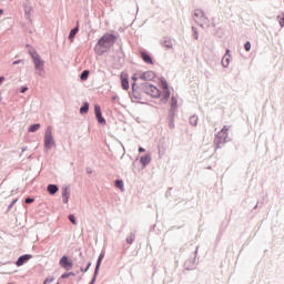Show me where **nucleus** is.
<instances>
[{"mask_svg":"<svg viewBox=\"0 0 284 284\" xmlns=\"http://www.w3.org/2000/svg\"><path fill=\"white\" fill-rule=\"evenodd\" d=\"M33 63H34V68L37 70V74L39 77H45V69L44 65L45 63L43 62V60H41V55H39V53L33 52L31 53Z\"/></svg>","mask_w":284,"mask_h":284,"instance_id":"nucleus-1","label":"nucleus"},{"mask_svg":"<svg viewBox=\"0 0 284 284\" xmlns=\"http://www.w3.org/2000/svg\"><path fill=\"white\" fill-rule=\"evenodd\" d=\"M114 43H116V36L112 34V33H106L104 34L99 41H98V45L100 48H112V45H114Z\"/></svg>","mask_w":284,"mask_h":284,"instance_id":"nucleus-2","label":"nucleus"},{"mask_svg":"<svg viewBox=\"0 0 284 284\" xmlns=\"http://www.w3.org/2000/svg\"><path fill=\"white\" fill-rule=\"evenodd\" d=\"M227 132H230V126L224 125L223 129L216 134L214 140L216 148H221L223 143L227 142Z\"/></svg>","mask_w":284,"mask_h":284,"instance_id":"nucleus-3","label":"nucleus"},{"mask_svg":"<svg viewBox=\"0 0 284 284\" xmlns=\"http://www.w3.org/2000/svg\"><path fill=\"white\" fill-rule=\"evenodd\" d=\"M54 138L52 136V126H48L45 134H44V146L47 150H51V148H54Z\"/></svg>","mask_w":284,"mask_h":284,"instance_id":"nucleus-4","label":"nucleus"},{"mask_svg":"<svg viewBox=\"0 0 284 284\" xmlns=\"http://www.w3.org/2000/svg\"><path fill=\"white\" fill-rule=\"evenodd\" d=\"M144 92L145 94H149V97H152L153 99H159V97H161V91L152 84H145Z\"/></svg>","mask_w":284,"mask_h":284,"instance_id":"nucleus-5","label":"nucleus"},{"mask_svg":"<svg viewBox=\"0 0 284 284\" xmlns=\"http://www.w3.org/2000/svg\"><path fill=\"white\" fill-rule=\"evenodd\" d=\"M129 78H130V75H128L126 72H122L120 75L121 85H122L123 90H130V81L128 80Z\"/></svg>","mask_w":284,"mask_h":284,"instance_id":"nucleus-6","label":"nucleus"},{"mask_svg":"<svg viewBox=\"0 0 284 284\" xmlns=\"http://www.w3.org/2000/svg\"><path fill=\"white\" fill-rule=\"evenodd\" d=\"M60 265L64 270H72V260L68 258V256H62L60 260Z\"/></svg>","mask_w":284,"mask_h":284,"instance_id":"nucleus-7","label":"nucleus"},{"mask_svg":"<svg viewBox=\"0 0 284 284\" xmlns=\"http://www.w3.org/2000/svg\"><path fill=\"white\" fill-rule=\"evenodd\" d=\"M94 112L99 123L105 124V119H103V115L101 114V106L99 104L94 105Z\"/></svg>","mask_w":284,"mask_h":284,"instance_id":"nucleus-8","label":"nucleus"},{"mask_svg":"<svg viewBox=\"0 0 284 284\" xmlns=\"http://www.w3.org/2000/svg\"><path fill=\"white\" fill-rule=\"evenodd\" d=\"M30 258H32V255H30V254L22 255L18 258L16 265L18 267H21V265H23L24 263H28V261H30Z\"/></svg>","mask_w":284,"mask_h":284,"instance_id":"nucleus-9","label":"nucleus"},{"mask_svg":"<svg viewBox=\"0 0 284 284\" xmlns=\"http://www.w3.org/2000/svg\"><path fill=\"white\" fill-rule=\"evenodd\" d=\"M139 79L142 81H152V79H154V73L152 71H145L139 75Z\"/></svg>","mask_w":284,"mask_h":284,"instance_id":"nucleus-10","label":"nucleus"},{"mask_svg":"<svg viewBox=\"0 0 284 284\" xmlns=\"http://www.w3.org/2000/svg\"><path fill=\"white\" fill-rule=\"evenodd\" d=\"M141 57L144 63H149L150 65H152L153 62H152V57H150V54L142 52Z\"/></svg>","mask_w":284,"mask_h":284,"instance_id":"nucleus-11","label":"nucleus"},{"mask_svg":"<svg viewBox=\"0 0 284 284\" xmlns=\"http://www.w3.org/2000/svg\"><path fill=\"white\" fill-rule=\"evenodd\" d=\"M162 88L164 89L165 99H170V89L166 81H162Z\"/></svg>","mask_w":284,"mask_h":284,"instance_id":"nucleus-12","label":"nucleus"},{"mask_svg":"<svg viewBox=\"0 0 284 284\" xmlns=\"http://www.w3.org/2000/svg\"><path fill=\"white\" fill-rule=\"evenodd\" d=\"M48 192H49V194H57V192H59V187H57V185H54V184H50L48 186Z\"/></svg>","mask_w":284,"mask_h":284,"instance_id":"nucleus-13","label":"nucleus"},{"mask_svg":"<svg viewBox=\"0 0 284 284\" xmlns=\"http://www.w3.org/2000/svg\"><path fill=\"white\" fill-rule=\"evenodd\" d=\"M150 161H152V159L150 158V155H143L140 159V163H142V165H148V163H150Z\"/></svg>","mask_w":284,"mask_h":284,"instance_id":"nucleus-14","label":"nucleus"},{"mask_svg":"<svg viewBox=\"0 0 284 284\" xmlns=\"http://www.w3.org/2000/svg\"><path fill=\"white\" fill-rule=\"evenodd\" d=\"M222 65L223 68H227V65H230V55L227 53L222 59Z\"/></svg>","mask_w":284,"mask_h":284,"instance_id":"nucleus-15","label":"nucleus"},{"mask_svg":"<svg viewBox=\"0 0 284 284\" xmlns=\"http://www.w3.org/2000/svg\"><path fill=\"white\" fill-rule=\"evenodd\" d=\"M90 110V104L88 102L80 109V114H85Z\"/></svg>","mask_w":284,"mask_h":284,"instance_id":"nucleus-16","label":"nucleus"},{"mask_svg":"<svg viewBox=\"0 0 284 284\" xmlns=\"http://www.w3.org/2000/svg\"><path fill=\"white\" fill-rule=\"evenodd\" d=\"M77 32H79V27H75L74 29H72L70 31V34H69L70 41H72V39H74V37L77 36Z\"/></svg>","mask_w":284,"mask_h":284,"instance_id":"nucleus-17","label":"nucleus"},{"mask_svg":"<svg viewBox=\"0 0 284 284\" xmlns=\"http://www.w3.org/2000/svg\"><path fill=\"white\" fill-rule=\"evenodd\" d=\"M62 196H63V203H68L69 199H70V192H68V189H65L62 192Z\"/></svg>","mask_w":284,"mask_h":284,"instance_id":"nucleus-18","label":"nucleus"},{"mask_svg":"<svg viewBox=\"0 0 284 284\" xmlns=\"http://www.w3.org/2000/svg\"><path fill=\"white\" fill-rule=\"evenodd\" d=\"M163 45H164V48H166V50H171L172 40H170V39L164 40Z\"/></svg>","mask_w":284,"mask_h":284,"instance_id":"nucleus-19","label":"nucleus"},{"mask_svg":"<svg viewBox=\"0 0 284 284\" xmlns=\"http://www.w3.org/2000/svg\"><path fill=\"white\" fill-rule=\"evenodd\" d=\"M89 74H90V71L85 70V71H83V72L81 73L80 79H81L82 81H85V79H88Z\"/></svg>","mask_w":284,"mask_h":284,"instance_id":"nucleus-20","label":"nucleus"},{"mask_svg":"<svg viewBox=\"0 0 284 284\" xmlns=\"http://www.w3.org/2000/svg\"><path fill=\"white\" fill-rule=\"evenodd\" d=\"M191 125H196L199 123V118L196 115H193L190 118Z\"/></svg>","mask_w":284,"mask_h":284,"instance_id":"nucleus-21","label":"nucleus"},{"mask_svg":"<svg viewBox=\"0 0 284 284\" xmlns=\"http://www.w3.org/2000/svg\"><path fill=\"white\" fill-rule=\"evenodd\" d=\"M41 128V124H33L29 128V132H37Z\"/></svg>","mask_w":284,"mask_h":284,"instance_id":"nucleus-22","label":"nucleus"},{"mask_svg":"<svg viewBox=\"0 0 284 284\" xmlns=\"http://www.w3.org/2000/svg\"><path fill=\"white\" fill-rule=\"evenodd\" d=\"M126 243L129 245H132L134 243V234H131L126 237Z\"/></svg>","mask_w":284,"mask_h":284,"instance_id":"nucleus-23","label":"nucleus"},{"mask_svg":"<svg viewBox=\"0 0 284 284\" xmlns=\"http://www.w3.org/2000/svg\"><path fill=\"white\" fill-rule=\"evenodd\" d=\"M103 256H104L103 254H100L95 270H99V267H101V262L103 261Z\"/></svg>","mask_w":284,"mask_h":284,"instance_id":"nucleus-24","label":"nucleus"},{"mask_svg":"<svg viewBox=\"0 0 284 284\" xmlns=\"http://www.w3.org/2000/svg\"><path fill=\"white\" fill-rule=\"evenodd\" d=\"M115 187H119V190H123V181L118 180L115 182Z\"/></svg>","mask_w":284,"mask_h":284,"instance_id":"nucleus-25","label":"nucleus"},{"mask_svg":"<svg viewBox=\"0 0 284 284\" xmlns=\"http://www.w3.org/2000/svg\"><path fill=\"white\" fill-rule=\"evenodd\" d=\"M244 48H245L246 52H250V50H252V44L250 42H246L244 44Z\"/></svg>","mask_w":284,"mask_h":284,"instance_id":"nucleus-26","label":"nucleus"},{"mask_svg":"<svg viewBox=\"0 0 284 284\" xmlns=\"http://www.w3.org/2000/svg\"><path fill=\"white\" fill-rule=\"evenodd\" d=\"M69 221H71L73 225H77V219L74 217V215H69Z\"/></svg>","mask_w":284,"mask_h":284,"instance_id":"nucleus-27","label":"nucleus"},{"mask_svg":"<svg viewBox=\"0 0 284 284\" xmlns=\"http://www.w3.org/2000/svg\"><path fill=\"white\" fill-rule=\"evenodd\" d=\"M278 19H280V26H281V28H284V17L282 16H280L278 17Z\"/></svg>","mask_w":284,"mask_h":284,"instance_id":"nucleus-28","label":"nucleus"},{"mask_svg":"<svg viewBox=\"0 0 284 284\" xmlns=\"http://www.w3.org/2000/svg\"><path fill=\"white\" fill-rule=\"evenodd\" d=\"M26 203H27V204L34 203V199L28 197V199L26 200Z\"/></svg>","mask_w":284,"mask_h":284,"instance_id":"nucleus-29","label":"nucleus"},{"mask_svg":"<svg viewBox=\"0 0 284 284\" xmlns=\"http://www.w3.org/2000/svg\"><path fill=\"white\" fill-rule=\"evenodd\" d=\"M72 273H64L61 278H68Z\"/></svg>","mask_w":284,"mask_h":284,"instance_id":"nucleus-30","label":"nucleus"},{"mask_svg":"<svg viewBox=\"0 0 284 284\" xmlns=\"http://www.w3.org/2000/svg\"><path fill=\"white\" fill-rule=\"evenodd\" d=\"M3 81H6L4 77H0V83H3Z\"/></svg>","mask_w":284,"mask_h":284,"instance_id":"nucleus-31","label":"nucleus"},{"mask_svg":"<svg viewBox=\"0 0 284 284\" xmlns=\"http://www.w3.org/2000/svg\"><path fill=\"white\" fill-rule=\"evenodd\" d=\"M19 63H21V61H19V60H18V61H14V62H13V65H17V64H19Z\"/></svg>","mask_w":284,"mask_h":284,"instance_id":"nucleus-32","label":"nucleus"},{"mask_svg":"<svg viewBox=\"0 0 284 284\" xmlns=\"http://www.w3.org/2000/svg\"><path fill=\"white\" fill-rule=\"evenodd\" d=\"M132 79H133V81L135 83L138 78H136V75H133Z\"/></svg>","mask_w":284,"mask_h":284,"instance_id":"nucleus-33","label":"nucleus"},{"mask_svg":"<svg viewBox=\"0 0 284 284\" xmlns=\"http://www.w3.org/2000/svg\"><path fill=\"white\" fill-rule=\"evenodd\" d=\"M28 91V88H23L22 90H21V92L23 93V92H27Z\"/></svg>","mask_w":284,"mask_h":284,"instance_id":"nucleus-34","label":"nucleus"},{"mask_svg":"<svg viewBox=\"0 0 284 284\" xmlns=\"http://www.w3.org/2000/svg\"><path fill=\"white\" fill-rule=\"evenodd\" d=\"M139 152H145V149L140 148V149H139Z\"/></svg>","mask_w":284,"mask_h":284,"instance_id":"nucleus-35","label":"nucleus"},{"mask_svg":"<svg viewBox=\"0 0 284 284\" xmlns=\"http://www.w3.org/2000/svg\"><path fill=\"white\" fill-rule=\"evenodd\" d=\"M194 37H195V39H199V33L195 32V33H194Z\"/></svg>","mask_w":284,"mask_h":284,"instance_id":"nucleus-36","label":"nucleus"},{"mask_svg":"<svg viewBox=\"0 0 284 284\" xmlns=\"http://www.w3.org/2000/svg\"><path fill=\"white\" fill-rule=\"evenodd\" d=\"M172 103L175 104L176 103V100L174 98H172Z\"/></svg>","mask_w":284,"mask_h":284,"instance_id":"nucleus-37","label":"nucleus"},{"mask_svg":"<svg viewBox=\"0 0 284 284\" xmlns=\"http://www.w3.org/2000/svg\"><path fill=\"white\" fill-rule=\"evenodd\" d=\"M170 128H174V122H171V123H170Z\"/></svg>","mask_w":284,"mask_h":284,"instance_id":"nucleus-38","label":"nucleus"},{"mask_svg":"<svg viewBox=\"0 0 284 284\" xmlns=\"http://www.w3.org/2000/svg\"><path fill=\"white\" fill-rule=\"evenodd\" d=\"M199 14H203L202 12L195 13V17H199Z\"/></svg>","mask_w":284,"mask_h":284,"instance_id":"nucleus-39","label":"nucleus"},{"mask_svg":"<svg viewBox=\"0 0 284 284\" xmlns=\"http://www.w3.org/2000/svg\"><path fill=\"white\" fill-rule=\"evenodd\" d=\"M90 265H92V263H89V264H88L87 270L90 267Z\"/></svg>","mask_w":284,"mask_h":284,"instance_id":"nucleus-40","label":"nucleus"},{"mask_svg":"<svg viewBox=\"0 0 284 284\" xmlns=\"http://www.w3.org/2000/svg\"><path fill=\"white\" fill-rule=\"evenodd\" d=\"M0 14H3V10L0 9Z\"/></svg>","mask_w":284,"mask_h":284,"instance_id":"nucleus-41","label":"nucleus"},{"mask_svg":"<svg viewBox=\"0 0 284 284\" xmlns=\"http://www.w3.org/2000/svg\"><path fill=\"white\" fill-rule=\"evenodd\" d=\"M135 84L133 83V89H134Z\"/></svg>","mask_w":284,"mask_h":284,"instance_id":"nucleus-42","label":"nucleus"},{"mask_svg":"<svg viewBox=\"0 0 284 284\" xmlns=\"http://www.w3.org/2000/svg\"><path fill=\"white\" fill-rule=\"evenodd\" d=\"M0 101H1V93H0Z\"/></svg>","mask_w":284,"mask_h":284,"instance_id":"nucleus-43","label":"nucleus"}]
</instances>
